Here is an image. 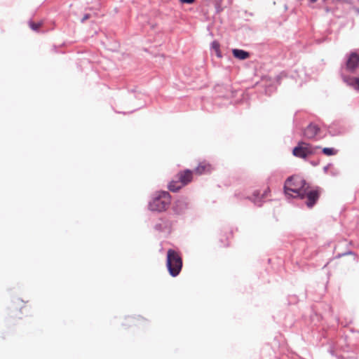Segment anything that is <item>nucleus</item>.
I'll return each mask as SVG.
<instances>
[{"mask_svg":"<svg viewBox=\"0 0 359 359\" xmlns=\"http://www.w3.org/2000/svg\"><path fill=\"white\" fill-rule=\"evenodd\" d=\"M211 48L215 51L216 55L218 57H222V53L220 51V45L218 41H213L211 43Z\"/></svg>","mask_w":359,"mask_h":359,"instance_id":"2eb2a0df","label":"nucleus"},{"mask_svg":"<svg viewBox=\"0 0 359 359\" xmlns=\"http://www.w3.org/2000/svg\"><path fill=\"white\" fill-rule=\"evenodd\" d=\"M322 152L327 156L335 155L337 153V150L334 148L325 147L323 149Z\"/></svg>","mask_w":359,"mask_h":359,"instance_id":"dca6fc26","label":"nucleus"},{"mask_svg":"<svg viewBox=\"0 0 359 359\" xmlns=\"http://www.w3.org/2000/svg\"><path fill=\"white\" fill-rule=\"evenodd\" d=\"M189 208V202L186 198H180L175 201L172 205V210L176 215L184 214Z\"/></svg>","mask_w":359,"mask_h":359,"instance_id":"0eeeda50","label":"nucleus"},{"mask_svg":"<svg viewBox=\"0 0 359 359\" xmlns=\"http://www.w3.org/2000/svg\"><path fill=\"white\" fill-rule=\"evenodd\" d=\"M248 198L258 206H261L262 204V201L261 198H259V193L258 191H255L253 196L252 197H248Z\"/></svg>","mask_w":359,"mask_h":359,"instance_id":"4468645a","label":"nucleus"},{"mask_svg":"<svg viewBox=\"0 0 359 359\" xmlns=\"http://www.w3.org/2000/svg\"><path fill=\"white\" fill-rule=\"evenodd\" d=\"M320 196V189L316 187V189H311L309 185L307 184L301 192L297 198L305 200L304 203L309 208H312L318 202Z\"/></svg>","mask_w":359,"mask_h":359,"instance_id":"20e7f679","label":"nucleus"},{"mask_svg":"<svg viewBox=\"0 0 359 359\" xmlns=\"http://www.w3.org/2000/svg\"><path fill=\"white\" fill-rule=\"evenodd\" d=\"M331 166H332V164H331V163H329V164H327V165H325V166L324 167V168H323L324 172H327V170H328V169H329Z\"/></svg>","mask_w":359,"mask_h":359,"instance_id":"4be33fe9","label":"nucleus"},{"mask_svg":"<svg viewBox=\"0 0 359 359\" xmlns=\"http://www.w3.org/2000/svg\"><path fill=\"white\" fill-rule=\"evenodd\" d=\"M29 27L34 30V31H36V32H38L39 28L41 27L42 25V22H34L32 21H29Z\"/></svg>","mask_w":359,"mask_h":359,"instance_id":"a211bd4d","label":"nucleus"},{"mask_svg":"<svg viewBox=\"0 0 359 359\" xmlns=\"http://www.w3.org/2000/svg\"><path fill=\"white\" fill-rule=\"evenodd\" d=\"M343 81L348 86L359 91V78L346 76L341 74Z\"/></svg>","mask_w":359,"mask_h":359,"instance_id":"9d476101","label":"nucleus"},{"mask_svg":"<svg viewBox=\"0 0 359 359\" xmlns=\"http://www.w3.org/2000/svg\"><path fill=\"white\" fill-rule=\"evenodd\" d=\"M90 18V15L89 14H86L84 15V16L83 17V18L81 19V22H84L86 20H88V18Z\"/></svg>","mask_w":359,"mask_h":359,"instance_id":"412c9836","label":"nucleus"},{"mask_svg":"<svg viewBox=\"0 0 359 359\" xmlns=\"http://www.w3.org/2000/svg\"><path fill=\"white\" fill-rule=\"evenodd\" d=\"M192 171L187 169L177 174V179L182 185L184 186L192 180Z\"/></svg>","mask_w":359,"mask_h":359,"instance_id":"1a4fd4ad","label":"nucleus"},{"mask_svg":"<svg viewBox=\"0 0 359 359\" xmlns=\"http://www.w3.org/2000/svg\"><path fill=\"white\" fill-rule=\"evenodd\" d=\"M353 254V252L352 251H348L346 253H344L343 255H351Z\"/></svg>","mask_w":359,"mask_h":359,"instance_id":"5701e85b","label":"nucleus"},{"mask_svg":"<svg viewBox=\"0 0 359 359\" xmlns=\"http://www.w3.org/2000/svg\"><path fill=\"white\" fill-rule=\"evenodd\" d=\"M307 184L306 180L302 177L290 176L284 184L285 194L288 198H297Z\"/></svg>","mask_w":359,"mask_h":359,"instance_id":"f257e3e1","label":"nucleus"},{"mask_svg":"<svg viewBox=\"0 0 359 359\" xmlns=\"http://www.w3.org/2000/svg\"><path fill=\"white\" fill-rule=\"evenodd\" d=\"M171 202V196L169 192L161 191L154 194L152 200L149 203V208L153 212L165 211Z\"/></svg>","mask_w":359,"mask_h":359,"instance_id":"f03ea898","label":"nucleus"},{"mask_svg":"<svg viewBox=\"0 0 359 359\" xmlns=\"http://www.w3.org/2000/svg\"><path fill=\"white\" fill-rule=\"evenodd\" d=\"M183 187V185H182V184L180 182L179 180L177 181H171L169 184H168V189L170 191H172V192H177V191H179L182 187Z\"/></svg>","mask_w":359,"mask_h":359,"instance_id":"f8f14e48","label":"nucleus"},{"mask_svg":"<svg viewBox=\"0 0 359 359\" xmlns=\"http://www.w3.org/2000/svg\"><path fill=\"white\" fill-rule=\"evenodd\" d=\"M233 55L239 60H245L250 57V53L241 49H233Z\"/></svg>","mask_w":359,"mask_h":359,"instance_id":"9b49d317","label":"nucleus"},{"mask_svg":"<svg viewBox=\"0 0 359 359\" xmlns=\"http://www.w3.org/2000/svg\"><path fill=\"white\" fill-rule=\"evenodd\" d=\"M154 228L157 231H162L163 229V226H162L161 224H156Z\"/></svg>","mask_w":359,"mask_h":359,"instance_id":"6ab92c4d","label":"nucleus"},{"mask_svg":"<svg viewBox=\"0 0 359 359\" xmlns=\"http://www.w3.org/2000/svg\"><path fill=\"white\" fill-rule=\"evenodd\" d=\"M282 177V172L280 170H275L271 174L270 177H269V180L270 182H278V180H280Z\"/></svg>","mask_w":359,"mask_h":359,"instance_id":"ddd939ff","label":"nucleus"},{"mask_svg":"<svg viewBox=\"0 0 359 359\" xmlns=\"http://www.w3.org/2000/svg\"><path fill=\"white\" fill-rule=\"evenodd\" d=\"M195 0H180V1L182 4H191L194 2Z\"/></svg>","mask_w":359,"mask_h":359,"instance_id":"aec40b11","label":"nucleus"},{"mask_svg":"<svg viewBox=\"0 0 359 359\" xmlns=\"http://www.w3.org/2000/svg\"><path fill=\"white\" fill-rule=\"evenodd\" d=\"M316 1H317V0H309V1H310L311 3H315V2H316Z\"/></svg>","mask_w":359,"mask_h":359,"instance_id":"b1692460","label":"nucleus"},{"mask_svg":"<svg viewBox=\"0 0 359 359\" xmlns=\"http://www.w3.org/2000/svg\"><path fill=\"white\" fill-rule=\"evenodd\" d=\"M320 147H314L309 143L304 142H299L297 147L293 149L292 154L294 156L306 158L312 154H316V151Z\"/></svg>","mask_w":359,"mask_h":359,"instance_id":"39448f33","label":"nucleus"},{"mask_svg":"<svg viewBox=\"0 0 359 359\" xmlns=\"http://www.w3.org/2000/svg\"><path fill=\"white\" fill-rule=\"evenodd\" d=\"M359 66V55L355 52L346 54L345 56V63L341 67V74L345 70L350 73H354Z\"/></svg>","mask_w":359,"mask_h":359,"instance_id":"423d86ee","label":"nucleus"},{"mask_svg":"<svg viewBox=\"0 0 359 359\" xmlns=\"http://www.w3.org/2000/svg\"><path fill=\"white\" fill-rule=\"evenodd\" d=\"M320 130L319 127L314 124L310 123L304 130V136L307 139L314 138Z\"/></svg>","mask_w":359,"mask_h":359,"instance_id":"6e6552de","label":"nucleus"},{"mask_svg":"<svg viewBox=\"0 0 359 359\" xmlns=\"http://www.w3.org/2000/svg\"><path fill=\"white\" fill-rule=\"evenodd\" d=\"M166 266L171 276L176 277L179 275L182 267V259L177 251L172 249L168 250Z\"/></svg>","mask_w":359,"mask_h":359,"instance_id":"7ed1b4c3","label":"nucleus"},{"mask_svg":"<svg viewBox=\"0 0 359 359\" xmlns=\"http://www.w3.org/2000/svg\"><path fill=\"white\" fill-rule=\"evenodd\" d=\"M210 167L209 165H205V164H202V163H200L198 165V166L196 168L195 171L198 173V174H203L205 172V170L207 169H208Z\"/></svg>","mask_w":359,"mask_h":359,"instance_id":"f3484780","label":"nucleus"}]
</instances>
